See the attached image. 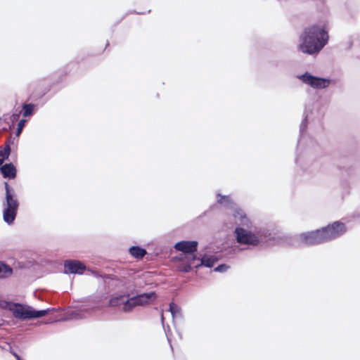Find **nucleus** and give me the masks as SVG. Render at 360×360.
Masks as SVG:
<instances>
[{"label": "nucleus", "mask_w": 360, "mask_h": 360, "mask_svg": "<svg viewBox=\"0 0 360 360\" xmlns=\"http://www.w3.org/2000/svg\"><path fill=\"white\" fill-rule=\"evenodd\" d=\"M328 32L323 26L311 25L306 27L300 36V49L310 55L319 53L327 44Z\"/></svg>", "instance_id": "obj_1"}, {"label": "nucleus", "mask_w": 360, "mask_h": 360, "mask_svg": "<svg viewBox=\"0 0 360 360\" xmlns=\"http://www.w3.org/2000/svg\"><path fill=\"white\" fill-rule=\"evenodd\" d=\"M236 242L242 246L240 250H248L268 243L271 239L269 231L264 229L236 227L234 231Z\"/></svg>", "instance_id": "obj_2"}, {"label": "nucleus", "mask_w": 360, "mask_h": 360, "mask_svg": "<svg viewBox=\"0 0 360 360\" xmlns=\"http://www.w3.org/2000/svg\"><path fill=\"white\" fill-rule=\"evenodd\" d=\"M346 231L343 223L335 221L321 229L302 233L300 240L306 245H313L328 242L342 236Z\"/></svg>", "instance_id": "obj_3"}, {"label": "nucleus", "mask_w": 360, "mask_h": 360, "mask_svg": "<svg viewBox=\"0 0 360 360\" xmlns=\"http://www.w3.org/2000/svg\"><path fill=\"white\" fill-rule=\"evenodd\" d=\"M1 306L11 311L15 319L20 320L39 318L46 315L51 311L50 309L37 311L32 307L8 301H2Z\"/></svg>", "instance_id": "obj_4"}, {"label": "nucleus", "mask_w": 360, "mask_h": 360, "mask_svg": "<svg viewBox=\"0 0 360 360\" xmlns=\"http://www.w3.org/2000/svg\"><path fill=\"white\" fill-rule=\"evenodd\" d=\"M4 186L6 194L5 199L2 202L3 219L7 224L11 225L15 219L19 202L14 189L7 182L4 183Z\"/></svg>", "instance_id": "obj_5"}, {"label": "nucleus", "mask_w": 360, "mask_h": 360, "mask_svg": "<svg viewBox=\"0 0 360 360\" xmlns=\"http://www.w3.org/2000/svg\"><path fill=\"white\" fill-rule=\"evenodd\" d=\"M297 78L300 79L304 84L315 89H325L328 87L330 83L329 79L315 77L308 72H306L304 74L301 75H298Z\"/></svg>", "instance_id": "obj_6"}, {"label": "nucleus", "mask_w": 360, "mask_h": 360, "mask_svg": "<svg viewBox=\"0 0 360 360\" xmlns=\"http://www.w3.org/2000/svg\"><path fill=\"white\" fill-rule=\"evenodd\" d=\"M65 273L82 274L86 269L85 265L78 260H66L64 263Z\"/></svg>", "instance_id": "obj_7"}, {"label": "nucleus", "mask_w": 360, "mask_h": 360, "mask_svg": "<svg viewBox=\"0 0 360 360\" xmlns=\"http://www.w3.org/2000/svg\"><path fill=\"white\" fill-rule=\"evenodd\" d=\"M198 242L194 240H181L174 245V248L186 255L193 254L197 250Z\"/></svg>", "instance_id": "obj_8"}, {"label": "nucleus", "mask_w": 360, "mask_h": 360, "mask_svg": "<svg viewBox=\"0 0 360 360\" xmlns=\"http://www.w3.org/2000/svg\"><path fill=\"white\" fill-rule=\"evenodd\" d=\"M132 297L136 307H144L152 304L155 300L157 296L154 292H150L141 293Z\"/></svg>", "instance_id": "obj_9"}, {"label": "nucleus", "mask_w": 360, "mask_h": 360, "mask_svg": "<svg viewBox=\"0 0 360 360\" xmlns=\"http://www.w3.org/2000/svg\"><path fill=\"white\" fill-rule=\"evenodd\" d=\"M97 308H98V305L96 303L89 304L86 306H82L79 311L74 312V314L75 315V318L84 319L90 315L91 312Z\"/></svg>", "instance_id": "obj_10"}, {"label": "nucleus", "mask_w": 360, "mask_h": 360, "mask_svg": "<svg viewBox=\"0 0 360 360\" xmlns=\"http://www.w3.org/2000/svg\"><path fill=\"white\" fill-rule=\"evenodd\" d=\"M0 170L4 178L12 179L16 176V168L12 163L1 165Z\"/></svg>", "instance_id": "obj_11"}, {"label": "nucleus", "mask_w": 360, "mask_h": 360, "mask_svg": "<svg viewBox=\"0 0 360 360\" xmlns=\"http://www.w3.org/2000/svg\"><path fill=\"white\" fill-rule=\"evenodd\" d=\"M233 216L236 219V222H239L243 226H248L249 220L246 217L245 213L239 208H234L233 211Z\"/></svg>", "instance_id": "obj_12"}, {"label": "nucleus", "mask_w": 360, "mask_h": 360, "mask_svg": "<svg viewBox=\"0 0 360 360\" xmlns=\"http://www.w3.org/2000/svg\"><path fill=\"white\" fill-rule=\"evenodd\" d=\"M129 295H119L112 296L109 300V306L112 307H122L124 300Z\"/></svg>", "instance_id": "obj_13"}, {"label": "nucleus", "mask_w": 360, "mask_h": 360, "mask_svg": "<svg viewBox=\"0 0 360 360\" xmlns=\"http://www.w3.org/2000/svg\"><path fill=\"white\" fill-rule=\"evenodd\" d=\"M349 49L353 50L354 56L360 58V36L352 39Z\"/></svg>", "instance_id": "obj_14"}, {"label": "nucleus", "mask_w": 360, "mask_h": 360, "mask_svg": "<svg viewBox=\"0 0 360 360\" xmlns=\"http://www.w3.org/2000/svg\"><path fill=\"white\" fill-rule=\"evenodd\" d=\"M218 261V259L214 255H204L200 258V264L203 266L211 268Z\"/></svg>", "instance_id": "obj_15"}, {"label": "nucleus", "mask_w": 360, "mask_h": 360, "mask_svg": "<svg viewBox=\"0 0 360 360\" xmlns=\"http://www.w3.org/2000/svg\"><path fill=\"white\" fill-rule=\"evenodd\" d=\"M129 252L134 258L140 259L146 255V250L139 246H132L129 249Z\"/></svg>", "instance_id": "obj_16"}, {"label": "nucleus", "mask_w": 360, "mask_h": 360, "mask_svg": "<svg viewBox=\"0 0 360 360\" xmlns=\"http://www.w3.org/2000/svg\"><path fill=\"white\" fill-rule=\"evenodd\" d=\"M136 307V305L135 304L134 300H133V297H127L124 300L121 310L124 313H129L131 312Z\"/></svg>", "instance_id": "obj_17"}, {"label": "nucleus", "mask_w": 360, "mask_h": 360, "mask_svg": "<svg viewBox=\"0 0 360 360\" xmlns=\"http://www.w3.org/2000/svg\"><path fill=\"white\" fill-rule=\"evenodd\" d=\"M169 311H170L174 321L175 319L182 318L181 308L177 304H176L173 302H171L169 304Z\"/></svg>", "instance_id": "obj_18"}, {"label": "nucleus", "mask_w": 360, "mask_h": 360, "mask_svg": "<svg viewBox=\"0 0 360 360\" xmlns=\"http://www.w3.org/2000/svg\"><path fill=\"white\" fill-rule=\"evenodd\" d=\"M12 274L13 269L10 266L0 262V278H8L11 276Z\"/></svg>", "instance_id": "obj_19"}, {"label": "nucleus", "mask_w": 360, "mask_h": 360, "mask_svg": "<svg viewBox=\"0 0 360 360\" xmlns=\"http://www.w3.org/2000/svg\"><path fill=\"white\" fill-rule=\"evenodd\" d=\"M186 259L190 263L191 268H199L200 264V259L197 258L193 254L185 255Z\"/></svg>", "instance_id": "obj_20"}, {"label": "nucleus", "mask_w": 360, "mask_h": 360, "mask_svg": "<svg viewBox=\"0 0 360 360\" xmlns=\"http://www.w3.org/2000/svg\"><path fill=\"white\" fill-rule=\"evenodd\" d=\"M36 105L33 103H25L22 105V115L23 117H30L34 114Z\"/></svg>", "instance_id": "obj_21"}, {"label": "nucleus", "mask_w": 360, "mask_h": 360, "mask_svg": "<svg viewBox=\"0 0 360 360\" xmlns=\"http://www.w3.org/2000/svg\"><path fill=\"white\" fill-rule=\"evenodd\" d=\"M177 269L184 273H188L191 271V268L190 266V263L186 259L185 257L182 259V261L177 265Z\"/></svg>", "instance_id": "obj_22"}, {"label": "nucleus", "mask_w": 360, "mask_h": 360, "mask_svg": "<svg viewBox=\"0 0 360 360\" xmlns=\"http://www.w3.org/2000/svg\"><path fill=\"white\" fill-rule=\"evenodd\" d=\"M304 118L302 120V123L300 124V132L301 135L304 133V131L307 127V120L308 118V114L307 113V109L305 110V111L304 112Z\"/></svg>", "instance_id": "obj_23"}, {"label": "nucleus", "mask_w": 360, "mask_h": 360, "mask_svg": "<svg viewBox=\"0 0 360 360\" xmlns=\"http://www.w3.org/2000/svg\"><path fill=\"white\" fill-rule=\"evenodd\" d=\"M217 196H218V199H217V202L220 204H230L231 203V200H230V198L229 196L228 195H221L220 194H217Z\"/></svg>", "instance_id": "obj_24"}, {"label": "nucleus", "mask_w": 360, "mask_h": 360, "mask_svg": "<svg viewBox=\"0 0 360 360\" xmlns=\"http://www.w3.org/2000/svg\"><path fill=\"white\" fill-rule=\"evenodd\" d=\"M25 122H26V120L24 119H22L18 122L17 131H16L17 136H18L21 133V131L25 124Z\"/></svg>", "instance_id": "obj_25"}, {"label": "nucleus", "mask_w": 360, "mask_h": 360, "mask_svg": "<svg viewBox=\"0 0 360 360\" xmlns=\"http://www.w3.org/2000/svg\"><path fill=\"white\" fill-rule=\"evenodd\" d=\"M0 152H1V154H3L4 155V157L8 158L9 155L11 153L10 145L8 143L5 144L4 150H0Z\"/></svg>", "instance_id": "obj_26"}, {"label": "nucleus", "mask_w": 360, "mask_h": 360, "mask_svg": "<svg viewBox=\"0 0 360 360\" xmlns=\"http://www.w3.org/2000/svg\"><path fill=\"white\" fill-rule=\"evenodd\" d=\"M229 269V266L226 264H220L217 266L214 271L217 272H225Z\"/></svg>", "instance_id": "obj_27"}, {"label": "nucleus", "mask_w": 360, "mask_h": 360, "mask_svg": "<svg viewBox=\"0 0 360 360\" xmlns=\"http://www.w3.org/2000/svg\"><path fill=\"white\" fill-rule=\"evenodd\" d=\"M161 322H162L163 328L165 330L166 336H167V339L169 340L168 332L170 331L169 326L168 325L167 326V330L166 328H165V319H164V316H163V313L162 312L161 313Z\"/></svg>", "instance_id": "obj_28"}, {"label": "nucleus", "mask_w": 360, "mask_h": 360, "mask_svg": "<svg viewBox=\"0 0 360 360\" xmlns=\"http://www.w3.org/2000/svg\"><path fill=\"white\" fill-rule=\"evenodd\" d=\"M8 158L4 157L3 154H1V152H0V166L2 165L4 160H7Z\"/></svg>", "instance_id": "obj_29"}, {"label": "nucleus", "mask_w": 360, "mask_h": 360, "mask_svg": "<svg viewBox=\"0 0 360 360\" xmlns=\"http://www.w3.org/2000/svg\"><path fill=\"white\" fill-rule=\"evenodd\" d=\"M11 353L16 358L17 360H20L21 359V357L17 353L13 352H12Z\"/></svg>", "instance_id": "obj_30"}, {"label": "nucleus", "mask_w": 360, "mask_h": 360, "mask_svg": "<svg viewBox=\"0 0 360 360\" xmlns=\"http://www.w3.org/2000/svg\"><path fill=\"white\" fill-rule=\"evenodd\" d=\"M295 162H296V163H297V162H298V159L297 158H296Z\"/></svg>", "instance_id": "obj_31"}]
</instances>
